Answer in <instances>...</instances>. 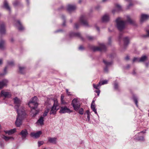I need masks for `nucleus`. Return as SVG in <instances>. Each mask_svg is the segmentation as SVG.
Listing matches in <instances>:
<instances>
[{"instance_id":"48","label":"nucleus","mask_w":149,"mask_h":149,"mask_svg":"<svg viewBox=\"0 0 149 149\" xmlns=\"http://www.w3.org/2000/svg\"><path fill=\"white\" fill-rule=\"evenodd\" d=\"M84 49L83 46L81 45L79 47V49L80 50H82Z\"/></svg>"},{"instance_id":"25","label":"nucleus","mask_w":149,"mask_h":149,"mask_svg":"<svg viewBox=\"0 0 149 149\" xmlns=\"http://www.w3.org/2000/svg\"><path fill=\"white\" fill-rule=\"evenodd\" d=\"M87 115V118H86V121L89 122L90 120V113L89 110H87L86 111L85 113L84 114V115Z\"/></svg>"},{"instance_id":"54","label":"nucleus","mask_w":149,"mask_h":149,"mask_svg":"<svg viewBox=\"0 0 149 149\" xmlns=\"http://www.w3.org/2000/svg\"><path fill=\"white\" fill-rule=\"evenodd\" d=\"M133 5V4L131 3H130V4L129 5L127 6V8H129L130 7L132 6Z\"/></svg>"},{"instance_id":"9","label":"nucleus","mask_w":149,"mask_h":149,"mask_svg":"<svg viewBox=\"0 0 149 149\" xmlns=\"http://www.w3.org/2000/svg\"><path fill=\"white\" fill-rule=\"evenodd\" d=\"M28 134V132L26 129L22 130L19 134V135L21 136L22 139H25Z\"/></svg>"},{"instance_id":"39","label":"nucleus","mask_w":149,"mask_h":149,"mask_svg":"<svg viewBox=\"0 0 149 149\" xmlns=\"http://www.w3.org/2000/svg\"><path fill=\"white\" fill-rule=\"evenodd\" d=\"M101 82V85L107 84L108 83V81L107 80H104Z\"/></svg>"},{"instance_id":"51","label":"nucleus","mask_w":149,"mask_h":149,"mask_svg":"<svg viewBox=\"0 0 149 149\" xmlns=\"http://www.w3.org/2000/svg\"><path fill=\"white\" fill-rule=\"evenodd\" d=\"M95 92L97 93V95L99 96L100 93V91L99 90L98 91H96Z\"/></svg>"},{"instance_id":"61","label":"nucleus","mask_w":149,"mask_h":149,"mask_svg":"<svg viewBox=\"0 0 149 149\" xmlns=\"http://www.w3.org/2000/svg\"><path fill=\"white\" fill-rule=\"evenodd\" d=\"M50 101V100L49 99H47V101L45 102L46 104H47V102H48Z\"/></svg>"},{"instance_id":"53","label":"nucleus","mask_w":149,"mask_h":149,"mask_svg":"<svg viewBox=\"0 0 149 149\" xmlns=\"http://www.w3.org/2000/svg\"><path fill=\"white\" fill-rule=\"evenodd\" d=\"M101 8V6L99 5H97L95 7V8L97 10H99Z\"/></svg>"},{"instance_id":"19","label":"nucleus","mask_w":149,"mask_h":149,"mask_svg":"<svg viewBox=\"0 0 149 149\" xmlns=\"http://www.w3.org/2000/svg\"><path fill=\"white\" fill-rule=\"evenodd\" d=\"M4 7L9 12L10 11V8L9 5L8 1L6 0H5L3 3Z\"/></svg>"},{"instance_id":"22","label":"nucleus","mask_w":149,"mask_h":149,"mask_svg":"<svg viewBox=\"0 0 149 149\" xmlns=\"http://www.w3.org/2000/svg\"><path fill=\"white\" fill-rule=\"evenodd\" d=\"M44 118L42 117H40L36 123L38 125H44Z\"/></svg>"},{"instance_id":"59","label":"nucleus","mask_w":149,"mask_h":149,"mask_svg":"<svg viewBox=\"0 0 149 149\" xmlns=\"http://www.w3.org/2000/svg\"><path fill=\"white\" fill-rule=\"evenodd\" d=\"M122 34H121V33H120L119 34V39H120V38H121V37H122Z\"/></svg>"},{"instance_id":"58","label":"nucleus","mask_w":149,"mask_h":149,"mask_svg":"<svg viewBox=\"0 0 149 149\" xmlns=\"http://www.w3.org/2000/svg\"><path fill=\"white\" fill-rule=\"evenodd\" d=\"M96 29L99 31H100V29H99V28L97 26H95V27Z\"/></svg>"},{"instance_id":"49","label":"nucleus","mask_w":149,"mask_h":149,"mask_svg":"<svg viewBox=\"0 0 149 149\" xmlns=\"http://www.w3.org/2000/svg\"><path fill=\"white\" fill-rule=\"evenodd\" d=\"M111 37H109L108 38V44H110L111 42Z\"/></svg>"},{"instance_id":"32","label":"nucleus","mask_w":149,"mask_h":149,"mask_svg":"<svg viewBox=\"0 0 149 149\" xmlns=\"http://www.w3.org/2000/svg\"><path fill=\"white\" fill-rule=\"evenodd\" d=\"M101 86V82H99L98 84L97 85L95 84H93V87L97 89H99V88L98 87L100 86Z\"/></svg>"},{"instance_id":"8","label":"nucleus","mask_w":149,"mask_h":149,"mask_svg":"<svg viewBox=\"0 0 149 149\" xmlns=\"http://www.w3.org/2000/svg\"><path fill=\"white\" fill-rule=\"evenodd\" d=\"M72 111L70 110L67 107L65 106L62 107L61 108L59 112L61 113H70L72 112Z\"/></svg>"},{"instance_id":"56","label":"nucleus","mask_w":149,"mask_h":149,"mask_svg":"<svg viewBox=\"0 0 149 149\" xmlns=\"http://www.w3.org/2000/svg\"><path fill=\"white\" fill-rule=\"evenodd\" d=\"M49 109H46L44 112H46L47 113H48V112H49Z\"/></svg>"},{"instance_id":"20","label":"nucleus","mask_w":149,"mask_h":149,"mask_svg":"<svg viewBox=\"0 0 149 149\" xmlns=\"http://www.w3.org/2000/svg\"><path fill=\"white\" fill-rule=\"evenodd\" d=\"M8 82V81L6 79L3 80L2 81L0 82V89H1L5 86L6 85Z\"/></svg>"},{"instance_id":"36","label":"nucleus","mask_w":149,"mask_h":149,"mask_svg":"<svg viewBox=\"0 0 149 149\" xmlns=\"http://www.w3.org/2000/svg\"><path fill=\"white\" fill-rule=\"evenodd\" d=\"M78 113H79L81 115H83L84 113V109L82 108H80L79 109V110Z\"/></svg>"},{"instance_id":"1","label":"nucleus","mask_w":149,"mask_h":149,"mask_svg":"<svg viewBox=\"0 0 149 149\" xmlns=\"http://www.w3.org/2000/svg\"><path fill=\"white\" fill-rule=\"evenodd\" d=\"M13 100L15 105L14 108L17 113L15 124L16 126L18 127L22 125V120L26 117V113L24 107L21 105V100L17 97H15Z\"/></svg>"},{"instance_id":"38","label":"nucleus","mask_w":149,"mask_h":149,"mask_svg":"<svg viewBox=\"0 0 149 149\" xmlns=\"http://www.w3.org/2000/svg\"><path fill=\"white\" fill-rule=\"evenodd\" d=\"M19 3V2L17 0L15 1L13 3V5L14 6H17Z\"/></svg>"},{"instance_id":"28","label":"nucleus","mask_w":149,"mask_h":149,"mask_svg":"<svg viewBox=\"0 0 149 149\" xmlns=\"http://www.w3.org/2000/svg\"><path fill=\"white\" fill-rule=\"evenodd\" d=\"M124 45L125 46L127 45L129 42V39L128 37H125L124 38Z\"/></svg>"},{"instance_id":"33","label":"nucleus","mask_w":149,"mask_h":149,"mask_svg":"<svg viewBox=\"0 0 149 149\" xmlns=\"http://www.w3.org/2000/svg\"><path fill=\"white\" fill-rule=\"evenodd\" d=\"M133 99L137 107H138V101L137 98L135 96L133 97Z\"/></svg>"},{"instance_id":"17","label":"nucleus","mask_w":149,"mask_h":149,"mask_svg":"<svg viewBox=\"0 0 149 149\" xmlns=\"http://www.w3.org/2000/svg\"><path fill=\"white\" fill-rule=\"evenodd\" d=\"M70 37H77L80 38L81 39H82V38L81 36L80 33H74L71 32L70 34Z\"/></svg>"},{"instance_id":"7","label":"nucleus","mask_w":149,"mask_h":149,"mask_svg":"<svg viewBox=\"0 0 149 149\" xmlns=\"http://www.w3.org/2000/svg\"><path fill=\"white\" fill-rule=\"evenodd\" d=\"M103 62L106 65L105 67L104 68V70L105 72L107 73L108 72V67L112 65L113 64V62L112 61L109 62L104 60H103Z\"/></svg>"},{"instance_id":"6","label":"nucleus","mask_w":149,"mask_h":149,"mask_svg":"<svg viewBox=\"0 0 149 149\" xmlns=\"http://www.w3.org/2000/svg\"><path fill=\"white\" fill-rule=\"evenodd\" d=\"M80 21L81 24L86 26H88V25L87 20V18L85 15L81 16L80 18Z\"/></svg>"},{"instance_id":"64","label":"nucleus","mask_w":149,"mask_h":149,"mask_svg":"<svg viewBox=\"0 0 149 149\" xmlns=\"http://www.w3.org/2000/svg\"><path fill=\"white\" fill-rule=\"evenodd\" d=\"M2 60L1 59H0V65L2 64Z\"/></svg>"},{"instance_id":"29","label":"nucleus","mask_w":149,"mask_h":149,"mask_svg":"<svg viewBox=\"0 0 149 149\" xmlns=\"http://www.w3.org/2000/svg\"><path fill=\"white\" fill-rule=\"evenodd\" d=\"M140 58V62H143L148 59L146 55H143Z\"/></svg>"},{"instance_id":"42","label":"nucleus","mask_w":149,"mask_h":149,"mask_svg":"<svg viewBox=\"0 0 149 149\" xmlns=\"http://www.w3.org/2000/svg\"><path fill=\"white\" fill-rule=\"evenodd\" d=\"M116 7L118 10H121V7L118 4H116Z\"/></svg>"},{"instance_id":"63","label":"nucleus","mask_w":149,"mask_h":149,"mask_svg":"<svg viewBox=\"0 0 149 149\" xmlns=\"http://www.w3.org/2000/svg\"><path fill=\"white\" fill-rule=\"evenodd\" d=\"M14 40L13 38H11L10 41L11 42H13L14 41Z\"/></svg>"},{"instance_id":"3","label":"nucleus","mask_w":149,"mask_h":149,"mask_svg":"<svg viewBox=\"0 0 149 149\" xmlns=\"http://www.w3.org/2000/svg\"><path fill=\"white\" fill-rule=\"evenodd\" d=\"M116 27L119 31H121L125 28L126 24L125 21L122 20L120 17H118L116 19Z\"/></svg>"},{"instance_id":"14","label":"nucleus","mask_w":149,"mask_h":149,"mask_svg":"<svg viewBox=\"0 0 149 149\" xmlns=\"http://www.w3.org/2000/svg\"><path fill=\"white\" fill-rule=\"evenodd\" d=\"M14 24H16V26H17L19 30L22 31L24 29V27L22 26L21 23L19 20L15 21Z\"/></svg>"},{"instance_id":"55","label":"nucleus","mask_w":149,"mask_h":149,"mask_svg":"<svg viewBox=\"0 0 149 149\" xmlns=\"http://www.w3.org/2000/svg\"><path fill=\"white\" fill-rule=\"evenodd\" d=\"M47 113L45 112H44L43 113V117H45L47 116Z\"/></svg>"},{"instance_id":"13","label":"nucleus","mask_w":149,"mask_h":149,"mask_svg":"<svg viewBox=\"0 0 149 149\" xmlns=\"http://www.w3.org/2000/svg\"><path fill=\"white\" fill-rule=\"evenodd\" d=\"M76 8V6L75 5L69 4L67 6V10L69 12H70L75 10Z\"/></svg>"},{"instance_id":"26","label":"nucleus","mask_w":149,"mask_h":149,"mask_svg":"<svg viewBox=\"0 0 149 149\" xmlns=\"http://www.w3.org/2000/svg\"><path fill=\"white\" fill-rule=\"evenodd\" d=\"M5 41L3 39H1L0 40V49H3L4 47Z\"/></svg>"},{"instance_id":"27","label":"nucleus","mask_w":149,"mask_h":149,"mask_svg":"<svg viewBox=\"0 0 149 149\" xmlns=\"http://www.w3.org/2000/svg\"><path fill=\"white\" fill-rule=\"evenodd\" d=\"M2 138L6 141H8L10 139H11L12 140H14V138L13 137H7L5 135H3Z\"/></svg>"},{"instance_id":"30","label":"nucleus","mask_w":149,"mask_h":149,"mask_svg":"<svg viewBox=\"0 0 149 149\" xmlns=\"http://www.w3.org/2000/svg\"><path fill=\"white\" fill-rule=\"evenodd\" d=\"M19 72L21 74H23L25 72V68L24 67H22L20 66H19Z\"/></svg>"},{"instance_id":"21","label":"nucleus","mask_w":149,"mask_h":149,"mask_svg":"<svg viewBox=\"0 0 149 149\" xmlns=\"http://www.w3.org/2000/svg\"><path fill=\"white\" fill-rule=\"evenodd\" d=\"M57 138L55 137L52 138L49 137L48 138V141L50 143L55 144L56 143Z\"/></svg>"},{"instance_id":"5","label":"nucleus","mask_w":149,"mask_h":149,"mask_svg":"<svg viewBox=\"0 0 149 149\" xmlns=\"http://www.w3.org/2000/svg\"><path fill=\"white\" fill-rule=\"evenodd\" d=\"M92 49L94 51H105L106 49V47L104 44L101 43L100 44L99 47H93Z\"/></svg>"},{"instance_id":"41","label":"nucleus","mask_w":149,"mask_h":149,"mask_svg":"<svg viewBox=\"0 0 149 149\" xmlns=\"http://www.w3.org/2000/svg\"><path fill=\"white\" fill-rule=\"evenodd\" d=\"M7 68L6 67L4 70V73L3 74H0V76H2L3 75H4V74H6V73H7V72H6V70H7Z\"/></svg>"},{"instance_id":"57","label":"nucleus","mask_w":149,"mask_h":149,"mask_svg":"<svg viewBox=\"0 0 149 149\" xmlns=\"http://www.w3.org/2000/svg\"><path fill=\"white\" fill-rule=\"evenodd\" d=\"M66 91L67 94L68 95H70V92H69L68 91V90L67 89H66Z\"/></svg>"},{"instance_id":"31","label":"nucleus","mask_w":149,"mask_h":149,"mask_svg":"<svg viewBox=\"0 0 149 149\" xmlns=\"http://www.w3.org/2000/svg\"><path fill=\"white\" fill-rule=\"evenodd\" d=\"M91 107L93 111L95 114H97L96 109H95V104H91Z\"/></svg>"},{"instance_id":"60","label":"nucleus","mask_w":149,"mask_h":149,"mask_svg":"<svg viewBox=\"0 0 149 149\" xmlns=\"http://www.w3.org/2000/svg\"><path fill=\"white\" fill-rule=\"evenodd\" d=\"M64 96L63 95H61V100L62 101L64 99Z\"/></svg>"},{"instance_id":"44","label":"nucleus","mask_w":149,"mask_h":149,"mask_svg":"<svg viewBox=\"0 0 149 149\" xmlns=\"http://www.w3.org/2000/svg\"><path fill=\"white\" fill-rule=\"evenodd\" d=\"M139 141H143L144 140V137L143 136H141L136 139Z\"/></svg>"},{"instance_id":"11","label":"nucleus","mask_w":149,"mask_h":149,"mask_svg":"<svg viewBox=\"0 0 149 149\" xmlns=\"http://www.w3.org/2000/svg\"><path fill=\"white\" fill-rule=\"evenodd\" d=\"M42 132L40 131H38L36 132H32L30 134V136L32 137H34L37 138L39 137L40 135L42 134Z\"/></svg>"},{"instance_id":"37","label":"nucleus","mask_w":149,"mask_h":149,"mask_svg":"<svg viewBox=\"0 0 149 149\" xmlns=\"http://www.w3.org/2000/svg\"><path fill=\"white\" fill-rule=\"evenodd\" d=\"M61 18L63 20V23L62 24V25L63 26H65V17L63 15H62Z\"/></svg>"},{"instance_id":"24","label":"nucleus","mask_w":149,"mask_h":149,"mask_svg":"<svg viewBox=\"0 0 149 149\" xmlns=\"http://www.w3.org/2000/svg\"><path fill=\"white\" fill-rule=\"evenodd\" d=\"M127 22L129 23L130 24H134L135 23V21L134 20L131 19L129 16H127Z\"/></svg>"},{"instance_id":"35","label":"nucleus","mask_w":149,"mask_h":149,"mask_svg":"<svg viewBox=\"0 0 149 149\" xmlns=\"http://www.w3.org/2000/svg\"><path fill=\"white\" fill-rule=\"evenodd\" d=\"M140 58H139L134 57L133 60V62H140Z\"/></svg>"},{"instance_id":"18","label":"nucleus","mask_w":149,"mask_h":149,"mask_svg":"<svg viewBox=\"0 0 149 149\" xmlns=\"http://www.w3.org/2000/svg\"><path fill=\"white\" fill-rule=\"evenodd\" d=\"M102 21L103 22H107L110 19V17L109 15L106 14L104 15L102 18Z\"/></svg>"},{"instance_id":"52","label":"nucleus","mask_w":149,"mask_h":149,"mask_svg":"<svg viewBox=\"0 0 149 149\" xmlns=\"http://www.w3.org/2000/svg\"><path fill=\"white\" fill-rule=\"evenodd\" d=\"M130 57L128 56H126L125 58V59L126 61H128L129 60Z\"/></svg>"},{"instance_id":"15","label":"nucleus","mask_w":149,"mask_h":149,"mask_svg":"<svg viewBox=\"0 0 149 149\" xmlns=\"http://www.w3.org/2000/svg\"><path fill=\"white\" fill-rule=\"evenodd\" d=\"M149 18V15L143 14L141 15L140 22L142 23Z\"/></svg>"},{"instance_id":"2","label":"nucleus","mask_w":149,"mask_h":149,"mask_svg":"<svg viewBox=\"0 0 149 149\" xmlns=\"http://www.w3.org/2000/svg\"><path fill=\"white\" fill-rule=\"evenodd\" d=\"M28 105L31 108V112L33 114V117H35L39 112V111L36 109L38 105L37 97L36 96L33 97L29 102Z\"/></svg>"},{"instance_id":"62","label":"nucleus","mask_w":149,"mask_h":149,"mask_svg":"<svg viewBox=\"0 0 149 149\" xmlns=\"http://www.w3.org/2000/svg\"><path fill=\"white\" fill-rule=\"evenodd\" d=\"M62 31L61 30V29H60V30H58L56 31H55V32L56 33V32H60V31Z\"/></svg>"},{"instance_id":"34","label":"nucleus","mask_w":149,"mask_h":149,"mask_svg":"<svg viewBox=\"0 0 149 149\" xmlns=\"http://www.w3.org/2000/svg\"><path fill=\"white\" fill-rule=\"evenodd\" d=\"M8 64L11 66H13L14 65V62L13 61H8L7 62Z\"/></svg>"},{"instance_id":"40","label":"nucleus","mask_w":149,"mask_h":149,"mask_svg":"<svg viewBox=\"0 0 149 149\" xmlns=\"http://www.w3.org/2000/svg\"><path fill=\"white\" fill-rule=\"evenodd\" d=\"M80 24L79 23H76L75 24L74 27L76 29H78L80 26Z\"/></svg>"},{"instance_id":"12","label":"nucleus","mask_w":149,"mask_h":149,"mask_svg":"<svg viewBox=\"0 0 149 149\" xmlns=\"http://www.w3.org/2000/svg\"><path fill=\"white\" fill-rule=\"evenodd\" d=\"M1 96L4 97L5 98H10L11 97V95L9 93L6 92L4 91H2L1 93Z\"/></svg>"},{"instance_id":"45","label":"nucleus","mask_w":149,"mask_h":149,"mask_svg":"<svg viewBox=\"0 0 149 149\" xmlns=\"http://www.w3.org/2000/svg\"><path fill=\"white\" fill-rule=\"evenodd\" d=\"M44 143V142L42 141H38V146L39 147L41 145H42Z\"/></svg>"},{"instance_id":"50","label":"nucleus","mask_w":149,"mask_h":149,"mask_svg":"<svg viewBox=\"0 0 149 149\" xmlns=\"http://www.w3.org/2000/svg\"><path fill=\"white\" fill-rule=\"evenodd\" d=\"M0 146L2 148H3L4 147V144L2 142H0Z\"/></svg>"},{"instance_id":"4","label":"nucleus","mask_w":149,"mask_h":149,"mask_svg":"<svg viewBox=\"0 0 149 149\" xmlns=\"http://www.w3.org/2000/svg\"><path fill=\"white\" fill-rule=\"evenodd\" d=\"M71 105L74 109L76 111H78L80 108V104L77 99H74L72 101Z\"/></svg>"},{"instance_id":"43","label":"nucleus","mask_w":149,"mask_h":149,"mask_svg":"<svg viewBox=\"0 0 149 149\" xmlns=\"http://www.w3.org/2000/svg\"><path fill=\"white\" fill-rule=\"evenodd\" d=\"M148 29H146V31L147 33V35L144 36V37H149V26H148Z\"/></svg>"},{"instance_id":"46","label":"nucleus","mask_w":149,"mask_h":149,"mask_svg":"<svg viewBox=\"0 0 149 149\" xmlns=\"http://www.w3.org/2000/svg\"><path fill=\"white\" fill-rule=\"evenodd\" d=\"M114 88L115 89H117L118 88V85L117 83H115L114 84Z\"/></svg>"},{"instance_id":"23","label":"nucleus","mask_w":149,"mask_h":149,"mask_svg":"<svg viewBox=\"0 0 149 149\" xmlns=\"http://www.w3.org/2000/svg\"><path fill=\"white\" fill-rule=\"evenodd\" d=\"M16 129H13L8 131H5V132L6 134H7L8 135H10L16 132Z\"/></svg>"},{"instance_id":"47","label":"nucleus","mask_w":149,"mask_h":149,"mask_svg":"<svg viewBox=\"0 0 149 149\" xmlns=\"http://www.w3.org/2000/svg\"><path fill=\"white\" fill-rule=\"evenodd\" d=\"M88 39L90 40H92L95 39V38L94 37H92L91 36H89L88 37Z\"/></svg>"},{"instance_id":"10","label":"nucleus","mask_w":149,"mask_h":149,"mask_svg":"<svg viewBox=\"0 0 149 149\" xmlns=\"http://www.w3.org/2000/svg\"><path fill=\"white\" fill-rule=\"evenodd\" d=\"M6 33V29L5 25L4 23H3L0 26V34L3 35Z\"/></svg>"},{"instance_id":"16","label":"nucleus","mask_w":149,"mask_h":149,"mask_svg":"<svg viewBox=\"0 0 149 149\" xmlns=\"http://www.w3.org/2000/svg\"><path fill=\"white\" fill-rule=\"evenodd\" d=\"M57 106V104L56 103H54L50 112V114H54L56 113L57 110V109H56V107Z\"/></svg>"}]
</instances>
